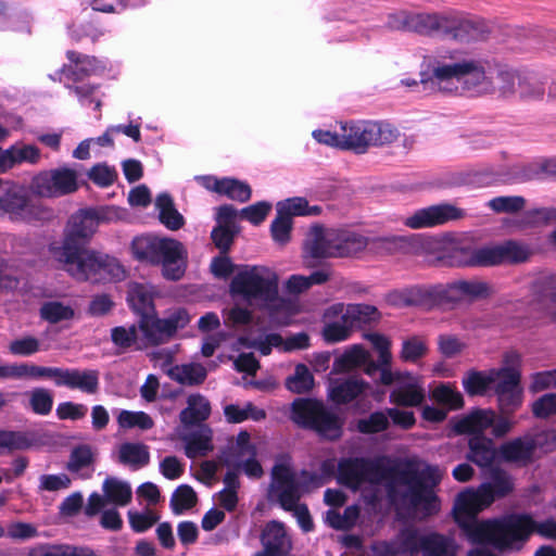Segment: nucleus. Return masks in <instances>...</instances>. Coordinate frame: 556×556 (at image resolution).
Listing matches in <instances>:
<instances>
[{
	"mask_svg": "<svg viewBox=\"0 0 556 556\" xmlns=\"http://www.w3.org/2000/svg\"><path fill=\"white\" fill-rule=\"evenodd\" d=\"M514 488L510 477L496 471L491 481L477 490L462 492L454 505L456 522L472 543H490L497 548H511L522 544L532 533L556 540V521L536 522L530 515H511L502 520L478 521L477 515L489 507L496 497L508 494Z\"/></svg>",
	"mask_w": 556,
	"mask_h": 556,
	"instance_id": "1",
	"label": "nucleus"
},
{
	"mask_svg": "<svg viewBox=\"0 0 556 556\" xmlns=\"http://www.w3.org/2000/svg\"><path fill=\"white\" fill-rule=\"evenodd\" d=\"M442 477L438 467L413 460L397 466L392 481L380 467L365 459H343L339 463V480L352 488L362 489L364 484L384 486L392 502L407 506L415 516H426L439 509L438 500L432 491Z\"/></svg>",
	"mask_w": 556,
	"mask_h": 556,
	"instance_id": "2",
	"label": "nucleus"
},
{
	"mask_svg": "<svg viewBox=\"0 0 556 556\" xmlns=\"http://www.w3.org/2000/svg\"><path fill=\"white\" fill-rule=\"evenodd\" d=\"M425 64L429 77L421 79L424 90L452 93L458 89L455 83L478 94L493 90L484 62L464 58L458 51H438L425 56Z\"/></svg>",
	"mask_w": 556,
	"mask_h": 556,
	"instance_id": "3",
	"label": "nucleus"
},
{
	"mask_svg": "<svg viewBox=\"0 0 556 556\" xmlns=\"http://www.w3.org/2000/svg\"><path fill=\"white\" fill-rule=\"evenodd\" d=\"M230 292L273 317L292 313V302L279 294L278 274L267 266H242L231 280Z\"/></svg>",
	"mask_w": 556,
	"mask_h": 556,
	"instance_id": "4",
	"label": "nucleus"
},
{
	"mask_svg": "<svg viewBox=\"0 0 556 556\" xmlns=\"http://www.w3.org/2000/svg\"><path fill=\"white\" fill-rule=\"evenodd\" d=\"M323 484L320 478L308 472L296 475L288 457L277 459L271 471L268 496L288 511H292L300 527L308 532L313 522L305 505L299 503L301 495Z\"/></svg>",
	"mask_w": 556,
	"mask_h": 556,
	"instance_id": "5",
	"label": "nucleus"
},
{
	"mask_svg": "<svg viewBox=\"0 0 556 556\" xmlns=\"http://www.w3.org/2000/svg\"><path fill=\"white\" fill-rule=\"evenodd\" d=\"M367 245L368 239L361 233L314 225L303 241V264L306 268H313L323 260L355 255Z\"/></svg>",
	"mask_w": 556,
	"mask_h": 556,
	"instance_id": "6",
	"label": "nucleus"
},
{
	"mask_svg": "<svg viewBox=\"0 0 556 556\" xmlns=\"http://www.w3.org/2000/svg\"><path fill=\"white\" fill-rule=\"evenodd\" d=\"M131 251L136 258L162 266V276L180 280L188 267V251L180 241L166 237L141 236L134 239Z\"/></svg>",
	"mask_w": 556,
	"mask_h": 556,
	"instance_id": "7",
	"label": "nucleus"
},
{
	"mask_svg": "<svg viewBox=\"0 0 556 556\" xmlns=\"http://www.w3.org/2000/svg\"><path fill=\"white\" fill-rule=\"evenodd\" d=\"M50 251L52 258L61 265V268L77 280L91 279L102 271L111 273L115 277L123 274L114 258L92 250L75 248L70 251L64 249H51Z\"/></svg>",
	"mask_w": 556,
	"mask_h": 556,
	"instance_id": "8",
	"label": "nucleus"
},
{
	"mask_svg": "<svg viewBox=\"0 0 556 556\" xmlns=\"http://www.w3.org/2000/svg\"><path fill=\"white\" fill-rule=\"evenodd\" d=\"M513 424L510 419H459L456 430L462 433H470L472 438L469 441L470 458L480 466L489 465L495 452L491 446V441L486 433H493L495 437L504 435Z\"/></svg>",
	"mask_w": 556,
	"mask_h": 556,
	"instance_id": "9",
	"label": "nucleus"
},
{
	"mask_svg": "<svg viewBox=\"0 0 556 556\" xmlns=\"http://www.w3.org/2000/svg\"><path fill=\"white\" fill-rule=\"evenodd\" d=\"M344 150L365 153L371 147H382L392 143L397 138V131L389 124L374 121H357L342 123Z\"/></svg>",
	"mask_w": 556,
	"mask_h": 556,
	"instance_id": "10",
	"label": "nucleus"
},
{
	"mask_svg": "<svg viewBox=\"0 0 556 556\" xmlns=\"http://www.w3.org/2000/svg\"><path fill=\"white\" fill-rule=\"evenodd\" d=\"M77 189L78 173L66 166L41 170L30 182L35 195L48 199L67 195Z\"/></svg>",
	"mask_w": 556,
	"mask_h": 556,
	"instance_id": "11",
	"label": "nucleus"
},
{
	"mask_svg": "<svg viewBox=\"0 0 556 556\" xmlns=\"http://www.w3.org/2000/svg\"><path fill=\"white\" fill-rule=\"evenodd\" d=\"M381 384L392 387L389 399L396 407L414 408L425 402L424 382L420 377L409 371L397 372L395 376L384 372Z\"/></svg>",
	"mask_w": 556,
	"mask_h": 556,
	"instance_id": "12",
	"label": "nucleus"
},
{
	"mask_svg": "<svg viewBox=\"0 0 556 556\" xmlns=\"http://www.w3.org/2000/svg\"><path fill=\"white\" fill-rule=\"evenodd\" d=\"M12 220L30 222L37 216V207L25 188L10 180L0 181V216Z\"/></svg>",
	"mask_w": 556,
	"mask_h": 556,
	"instance_id": "13",
	"label": "nucleus"
},
{
	"mask_svg": "<svg viewBox=\"0 0 556 556\" xmlns=\"http://www.w3.org/2000/svg\"><path fill=\"white\" fill-rule=\"evenodd\" d=\"M188 323V313L184 308H177L165 318L152 315L141 317L139 329L144 336V345H156L167 341Z\"/></svg>",
	"mask_w": 556,
	"mask_h": 556,
	"instance_id": "14",
	"label": "nucleus"
},
{
	"mask_svg": "<svg viewBox=\"0 0 556 556\" xmlns=\"http://www.w3.org/2000/svg\"><path fill=\"white\" fill-rule=\"evenodd\" d=\"M407 554L421 553L422 556H456L455 543L435 533L404 531V547Z\"/></svg>",
	"mask_w": 556,
	"mask_h": 556,
	"instance_id": "15",
	"label": "nucleus"
},
{
	"mask_svg": "<svg viewBox=\"0 0 556 556\" xmlns=\"http://www.w3.org/2000/svg\"><path fill=\"white\" fill-rule=\"evenodd\" d=\"M177 437L185 443V453L189 458L205 456L214 450L212 430L202 419H182Z\"/></svg>",
	"mask_w": 556,
	"mask_h": 556,
	"instance_id": "16",
	"label": "nucleus"
},
{
	"mask_svg": "<svg viewBox=\"0 0 556 556\" xmlns=\"http://www.w3.org/2000/svg\"><path fill=\"white\" fill-rule=\"evenodd\" d=\"M465 216L462 208L448 204H438L419 208L403 218V224L410 229L431 228L458 220Z\"/></svg>",
	"mask_w": 556,
	"mask_h": 556,
	"instance_id": "17",
	"label": "nucleus"
},
{
	"mask_svg": "<svg viewBox=\"0 0 556 556\" xmlns=\"http://www.w3.org/2000/svg\"><path fill=\"white\" fill-rule=\"evenodd\" d=\"M249 434L241 432L233 446V451L220 457V463L229 467V471H243L250 478H260L263 475V469L260 463L255 459V447L249 443Z\"/></svg>",
	"mask_w": 556,
	"mask_h": 556,
	"instance_id": "18",
	"label": "nucleus"
},
{
	"mask_svg": "<svg viewBox=\"0 0 556 556\" xmlns=\"http://www.w3.org/2000/svg\"><path fill=\"white\" fill-rule=\"evenodd\" d=\"M97 227L96 210H80L68 219L62 245H53L51 249L70 251V249L80 248V244L92 237Z\"/></svg>",
	"mask_w": 556,
	"mask_h": 556,
	"instance_id": "19",
	"label": "nucleus"
},
{
	"mask_svg": "<svg viewBox=\"0 0 556 556\" xmlns=\"http://www.w3.org/2000/svg\"><path fill=\"white\" fill-rule=\"evenodd\" d=\"M104 496L93 493L89 496L85 511L88 516H94L106 502L117 506H126L131 501L132 491L128 482L117 478H108L102 486Z\"/></svg>",
	"mask_w": 556,
	"mask_h": 556,
	"instance_id": "20",
	"label": "nucleus"
},
{
	"mask_svg": "<svg viewBox=\"0 0 556 556\" xmlns=\"http://www.w3.org/2000/svg\"><path fill=\"white\" fill-rule=\"evenodd\" d=\"M430 397L438 407V412L426 406L422 417H444L451 412H457L465 405L463 394L451 383H439L430 393Z\"/></svg>",
	"mask_w": 556,
	"mask_h": 556,
	"instance_id": "21",
	"label": "nucleus"
},
{
	"mask_svg": "<svg viewBox=\"0 0 556 556\" xmlns=\"http://www.w3.org/2000/svg\"><path fill=\"white\" fill-rule=\"evenodd\" d=\"M345 305L336 303L327 307L323 315V337L328 343H337L350 338L353 326L345 319Z\"/></svg>",
	"mask_w": 556,
	"mask_h": 556,
	"instance_id": "22",
	"label": "nucleus"
},
{
	"mask_svg": "<svg viewBox=\"0 0 556 556\" xmlns=\"http://www.w3.org/2000/svg\"><path fill=\"white\" fill-rule=\"evenodd\" d=\"M263 551L253 556H286L291 549V541L285 526L278 521L268 522L262 532Z\"/></svg>",
	"mask_w": 556,
	"mask_h": 556,
	"instance_id": "23",
	"label": "nucleus"
},
{
	"mask_svg": "<svg viewBox=\"0 0 556 556\" xmlns=\"http://www.w3.org/2000/svg\"><path fill=\"white\" fill-rule=\"evenodd\" d=\"M445 36L457 41L469 42L483 40L489 35V27L482 22H475L448 14Z\"/></svg>",
	"mask_w": 556,
	"mask_h": 556,
	"instance_id": "24",
	"label": "nucleus"
},
{
	"mask_svg": "<svg viewBox=\"0 0 556 556\" xmlns=\"http://www.w3.org/2000/svg\"><path fill=\"white\" fill-rule=\"evenodd\" d=\"M494 393L503 415H511L522 405L523 389L521 380L517 377L511 380H500L495 384Z\"/></svg>",
	"mask_w": 556,
	"mask_h": 556,
	"instance_id": "25",
	"label": "nucleus"
},
{
	"mask_svg": "<svg viewBox=\"0 0 556 556\" xmlns=\"http://www.w3.org/2000/svg\"><path fill=\"white\" fill-rule=\"evenodd\" d=\"M369 384L358 377L337 379L331 382L329 397L337 404H346L364 395Z\"/></svg>",
	"mask_w": 556,
	"mask_h": 556,
	"instance_id": "26",
	"label": "nucleus"
},
{
	"mask_svg": "<svg viewBox=\"0 0 556 556\" xmlns=\"http://www.w3.org/2000/svg\"><path fill=\"white\" fill-rule=\"evenodd\" d=\"M59 387L77 389L87 394H96L99 390V372L93 369L62 368Z\"/></svg>",
	"mask_w": 556,
	"mask_h": 556,
	"instance_id": "27",
	"label": "nucleus"
},
{
	"mask_svg": "<svg viewBox=\"0 0 556 556\" xmlns=\"http://www.w3.org/2000/svg\"><path fill=\"white\" fill-rule=\"evenodd\" d=\"M498 381V374L494 370H468L462 378V386L469 396L484 395Z\"/></svg>",
	"mask_w": 556,
	"mask_h": 556,
	"instance_id": "28",
	"label": "nucleus"
},
{
	"mask_svg": "<svg viewBox=\"0 0 556 556\" xmlns=\"http://www.w3.org/2000/svg\"><path fill=\"white\" fill-rule=\"evenodd\" d=\"M447 16L445 13H413L410 31L421 35H445Z\"/></svg>",
	"mask_w": 556,
	"mask_h": 556,
	"instance_id": "29",
	"label": "nucleus"
},
{
	"mask_svg": "<svg viewBox=\"0 0 556 556\" xmlns=\"http://www.w3.org/2000/svg\"><path fill=\"white\" fill-rule=\"evenodd\" d=\"M460 254L464 255V258L458 262L460 265L493 266L503 263L501 244L475 250H462Z\"/></svg>",
	"mask_w": 556,
	"mask_h": 556,
	"instance_id": "30",
	"label": "nucleus"
},
{
	"mask_svg": "<svg viewBox=\"0 0 556 556\" xmlns=\"http://www.w3.org/2000/svg\"><path fill=\"white\" fill-rule=\"evenodd\" d=\"M392 301L403 306H433L431 286H413L392 294Z\"/></svg>",
	"mask_w": 556,
	"mask_h": 556,
	"instance_id": "31",
	"label": "nucleus"
},
{
	"mask_svg": "<svg viewBox=\"0 0 556 556\" xmlns=\"http://www.w3.org/2000/svg\"><path fill=\"white\" fill-rule=\"evenodd\" d=\"M66 55L76 65L75 68L71 66L62 68V74L70 80H78L101 68L100 62L94 56L83 55L75 51H67Z\"/></svg>",
	"mask_w": 556,
	"mask_h": 556,
	"instance_id": "32",
	"label": "nucleus"
},
{
	"mask_svg": "<svg viewBox=\"0 0 556 556\" xmlns=\"http://www.w3.org/2000/svg\"><path fill=\"white\" fill-rule=\"evenodd\" d=\"M153 287L147 283L131 282L128 287V302L142 317L153 311Z\"/></svg>",
	"mask_w": 556,
	"mask_h": 556,
	"instance_id": "33",
	"label": "nucleus"
},
{
	"mask_svg": "<svg viewBox=\"0 0 556 556\" xmlns=\"http://www.w3.org/2000/svg\"><path fill=\"white\" fill-rule=\"evenodd\" d=\"M534 454L533 444L528 437L510 441L501 447L502 457L517 464L530 462Z\"/></svg>",
	"mask_w": 556,
	"mask_h": 556,
	"instance_id": "34",
	"label": "nucleus"
},
{
	"mask_svg": "<svg viewBox=\"0 0 556 556\" xmlns=\"http://www.w3.org/2000/svg\"><path fill=\"white\" fill-rule=\"evenodd\" d=\"M118 460L132 469L144 467L150 462L149 448L141 443H124L118 448Z\"/></svg>",
	"mask_w": 556,
	"mask_h": 556,
	"instance_id": "35",
	"label": "nucleus"
},
{
	"mask_svg": "<svg viewBox=\"0 0 556 556\" xmlns=\"http://www.w3.org/2000/svg\"><path fill=\"white\" fill-rule=\"evenodd\" d=\"M368 353L362 345L354 344L334 359L332 370L341 374L362 367L365 362H368Z\"/></svg>",
	"mask_w": 556,
	"mask_h": 556,
	"instance_id": "36",
	"label": "nucleus"
},
{
	"mask_svg": "<svg viewBox=\"0 0 556 556\" xmlns=\"http://www.w3.org/2000/svg\"><path fill=\"white\" fill-rule=\"evenodd\" d=\"M156 208L161 223L170 230H178L184 226L182 215L175 208L173 199L167 193H162L156 198Z\"/></svg>",
	"mask_w": 556,
	"mask_h": 556,
	"instance_id": "37",
	"label": "nucleus"
},
{
	"mask_svg": "<svg viewBox=\"0 0 556 556\" xmlns=\"http://www.w3.org/2000/svg\"><path fill=\"white\" fill-rule=\"evenodd\" d=\"M168 376L181 384H199L206 377V369L200 364L176 365L168 369Z\"/></svg>",
	"mask_w": 556,
	"mask_h": 556,
	"instance_id": "38",
	"label": "nucleus"
},
{
	"mask_svg": "<svg viewBox=\"0 0 556 556\" xmlns=\"http://www.w3.org/2000/svg\"><path fill=\"white\" fill-rule=\"evenodd\" d=\"M367 340L371 342L374 348L378 351V365L380 366V383H382V377L384 372H389L391 376H395L400 370H392V354L390 352V341L387 337L378 333H368L365 336Z\"/></svg>",
	"mask_w": 556,
	"mask_h": 556,
	"instance_id": "39",
	"label": "nucleus"
},
{
	"mask_svg": "<svg viewBox=\"0 0 556 556\" xmlns=\"http://www.w3.org/2000/svg\"><path fill=\"white\" fill-rule=\"evenodd\" d=\"M7 154L10 162V168L22 163L35 165L38 164L41 159V151L39 148L34 144H25L22 142H17L8 148Z\"/></svg>",
	"mask_w": 556,
	"mask_h": 556,
	"instance_id": "40",
	"label": "nucleus"
},
{
	"mask_svg": "<svg viewBox=\"0 0 556 556\" xmlns=\"http://www.w3.org/2000/svg\"><path fill=\"white\" fill-rule=\"evenodd\" d=\"M302 428L311 429L320 437L329 440L337 439L341 435L342 425L340 419H295Z\"/></svg>",
	"mask_w": 556,
	"mask_h": 556,
	"instance_id": "41",
	"label": "nucleus"
},
{
	"mask_svg": "<svg viewBox=\"0 0 556 556\" xmlns=\"http://www.w3.org/2000/svg\"><path fill=\"white\" fill-rule=\"evenodd\" d=\"M518 94L523 101H543L545 99V85L535 75L522 74L519 79Z\"/></svg>",
	"mask_w": 556,
	"mask_h": 556,
	"instance_id": "42",
	"label": "nucleus"
},
{
	"mask_svg": "<svg viewBox=\"0 0 556 556\" xmlns=\"http://www.w3.org/2000/svg\"><path fill=\"white\" fill-rule=\"evenodd\" d=\"M315 379L308 367L304 364L295 366L293 375L286 380V387L293 393H305L314 388Z\"/></svg>",
	"mask_w": 556,
	"mask_h": 556,
	"instance_id": "43",
	"label": "nucleus"
},
{
	"mask_svg": "<svg viewBox=\"0 0 556 556\" xmlns=\"http://www.w3.org/2000/svg\"><path fill=\"white\" fill-rule=\"evenodd\" d=\"M111 340L115 346L119 348L123 351L128 350L132 346H136L137 350H141L143 346H146L144 342L140 343L138 337V328L135 325L128 327H114L111 330Z\"/></svg>",
	"mask_w": 556,
	"mask_h": 556,
	"instance_id": "44",
	"label": "nucleus"
},
{
	"mask_svg": "<svg viewBox=\"0 0 556 556\" xmlns=\"http://www.w3.org/2000/svg\"><path fill=\"white\" fill-rule=\"evenodd\" d=\"M62 368L60 367H45L30 364H17V379L34 378V379H50L58 387L60 384V377Z\"/></svg>",
	"mask_w": 556,
	"mask_h": 556,
	"instance_id": "45",
	"label": "nucleus"
},
{
	"mask_svg": "<svg viewBox=\"0 0 556 556\" xmlns=\"http://www.w3.org/2000/svg\"><path fill=\"white\" fill-rule=\"evenodd\" d=\"M345 319L352 324L353 328L370 324L378 318V311L375 306L368 304L345 305Z\"/></svg>",
	"mask_w": 556,
	"mask_h": 556,
	"instance_id": "46",
	"label": "nucleus"
},
{
	"mask_svg": "<svg viewBox=\"0 0 556 556\" xmlns=\"http://www.w3.org/2000/svg\"><path fill=\"white\" fill-rule=\"evenodd\" d=\"M41 317L51 323L56 324L63 320H70L75 315V309L60 301H49L40 307Z\"/></svg>",
	"mask_w": 556,
	"mask_h": 556,
	"instance_id": "47",
	"label": "nucleus"
},
{
	"mask_svg": "<svg viewBox=\"0 0 556 556\" xmlns=\"http://www.w3.org/2000/svg\"><path fill=\"white\" fill-rule=\"evenodd\" d=\"M294 417H330L323 401L311 397L296 399L292 403Z\"/></svg>",
	"mask_w": 556,
	"mask_h": 556,
	"instance_id": "48",
	"label": "nucleus"
},
{
	"mask_svg": "<svg viewBox=\"0 0 556 556\" xmlns=\"http://www.w3.org/2000/svg\"><path fill=\"white\" fill-rule=\"evenodd\" d=\"M556 223V206L527 211L521 219L522 227H542Z\"/></svg>",
	"mask_w": 556,
	"mask_h": 556,
	"instance_id": "49",
	"label": "nucleus"
},
{
	"mask_svg": "<svg viewBox=\"0 0 556 556\" xmlns=\"http://www.w3.org/2000/svg\"><path fill=\"white\" fill-rule=\"evenodd\" d=\"M431 292L433 306L455 305L463 301L457 281L450 285L431 286Z\"/></svg>",
	"mask_w": 556,
	"mask_h": 556,
	"instance_id": "50",
	"label": "nucleus"
},
{
	"mask_svg": "<svg viewBox=\"0 0 556 556\" xmlns=\"http://www.w3.org/2000/svg\"><path fill=\"white\" fill-rule=\"evenodd\" d=\"M521 356L515 351L506 352L503 355L502 366L500 368H492L498 374L500 380H511L517 377V380H521Z\"/></svg>",
	"mask_w": 556,
	"mask_h": 556,
	"instance_id": "51",
	"label": "nucleus"
},
{
	"mask_svg": "<svg viewBox=\"0 0 556 556\" xmlns=\"http://www.w3.org/2000/svg\"><path fill=\"white\" fill-rule=\"evenodd\" d=\"M359 516V509L357 506H349L343 515L339 514L336 509H329L326 513V522L338 530H345L352 528Z\"/></svg>",
	"mask_w": 556,
	"mask_h": 556,
	"instance_id": "52",
	"label": "nucleus"
},
{
	"mask_svg": "<svg viewBox=\"0 0 556 556\" xmlns=\"http://www.w3.org/2000/svg\"><path fill=\"white\" fill-rule=\"evenodd\" d=\"M225 488L218 493V503L227 510H233L238 503L237 489L239 481L237 473L228 471L224 478Z\"/></svg>",
	"mask_w": 556,
	"mask_h": 556,
	"instance_id": "53",
	"label": "nucleus"
},
{
	"mask_svg": "<svg viewBox=\"0 0 556 556\" xmlns=\"http://www.w3.org/2000/svg\"><path fill=\"white\" fill-rule=\"evenodd\" d=\"M526 199L520 195L496 197L488 202V206L495 213L514 214L526 206Z\"/></svg>",
	"mask_w": 556,
	"mask_h": 556,
	"instance_id": "54",
	"label": "nucleus"
},
{
	"mask_svg": "<svg viewBox=\"0 0 556 556\" xmlns=\"http://www.w3.org/2000/svg\"><path fill=\"white\" fill-rule=\"evenodd\" d=\"M219 194H225L231 200L241 203L247 202L251 198V188L245 182L232 178H223Z\"/></svg>",
	"mask_w": 556,
	"mask_h": 556,
	"instance_id": "55",
	"label": "nucleus"
},
{
	"mask_svg": "<svg viewBox=\"0 0 556 556\" xmlns=\"http://www.w3.org/2000/svg\"><path fill=\"white\" fill-rule=\"evenodd\" d=\"M197 502V495L189 485H180L172 495L170 506L177 515L190 509Z\"/></svg>",
	"mask_w": 556,
	"mask_h": 556,
	"instance_id": "56",
	"label": "nucleus"
},
{
	"mask_svg": "<svg viewBox=\"0 0 556 556\" xmlns=\"http://www.w3.org/2000/svg\"><path fill=\"white\" fill-rule=\"evenodd\" d=\"M521 73L513 68L504 67L498 70L497 84L498 89L504 97L518 93L519 79L521 78Z\"/></svg>",
	"mask_w": 556,
	"mask_h": 556,
	"instance_id": "57",
	"label": "nucleus"
},
{
	"mask_svg": "<svg viewBox=\"0 0 556 556\" xmlns=\"http://www.w3.org/2000/svg\"><path fill=\"white\" fill-rule=\"evenodd\" d=\"M404 531L392 542H376L365 556H397L407 554L404 548Z\"/></svg>",
	"mask_w": 556,
	"mask_h": 556,
	"instance_id": "58",
	"label": "nucleus"
},
{
	"mask_svg": "<svg viewBox=\"0 0 556 556\" xmlns=\"http://www.w3.org/2000/svg\"><path fill=\"white\" fill-rule=\"evenodd\" d=\"M278 210L285 215H317L320 213L318 206H308V202L304 198L288 199L278 204Z\"/></svg>",
	"mask_w": 556,
	"mask_h": 556,
	"instance_id": "59",
	"label": "nucleus"
},
{
	"mask_svg": "<svg viewBox=\"0 0 556 556\" xmlns=\"http://www.w3.org/2000/svg\"><path fill=\"white\" fill-rule=\"evenodd\" d=\"M211 414V404L208 400L201 394H191L187 400V406L181 412L180 417H208Z\"/></svg>",
	"mask_w": 556,
	"mask_h": 556,
	"instance_id": "60",
	"label": "nucleus"
},
{
	"mask_svg": "<svg viewBox=\"0 0 556 556\" xmlns=\"http://www.w3.org/2000/svg\"><path fill=\"white\" fill-rule=\"evenodd\" d=\"M426 353L427 345L425 341L414 337L403 342L400 357L404 362L415 363Z\"/></svg>",
	"mask_w": 556,
	"mask_h": 556,
	"instance_id": "61",
	"label": "nucleus"
},
{
	"mask_svg": "<svg viewBox=\"0 0 556 556\" xmlns=\"http://www.w3.org/2000/svg\"><path fill=\"white\" fill-rule=\"evenodd\" d=\"M52 404L53 397L50 391L38 388L30 393L29 405L35 414L48 415Z\"/></svg>",
	"mask_w": 556,
	"mask_h": 556,
	"instance_id": "62",
	"label": "nucleus"
},
{
	"mask_svg": "<svg viewBox=\"0 0 556 556\" xmlns=\"http://www.w3.org/2000/svg\"><path fill=\"white\" fill-rule=\"evenodd\" d=\"M291 228V217L278 210L277 217L273 220L270 227L273 239L280 244L287 243L290 239Z\"/></svg>",
	"mask_w": 556,
	"mask_h": 556,
	"instance_id": "63",
	"label": "nucleus"
},
{
	"mask_svg": "<svg viewBox=\"0 0 556 556\" xmlns=\"http://www.w3.org/2000/svg\"><path fill=\"white\" fill-rule=\"evenodd\" d=\"M551 388H556V369L539 371L530 376V392L538 393Z\"/></svg>",
	"mask_w": 556,
	"mask_h": 556,
	"instance_id": "64",
	"label": "nucleus"
}]
</instances>
